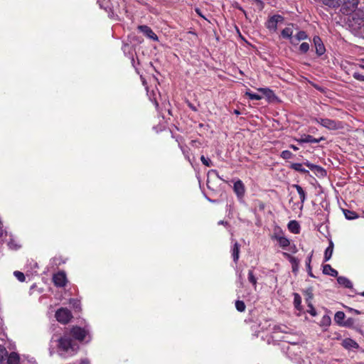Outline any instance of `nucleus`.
I'll list each match as a JSON object with an SVG mask.
<instances>
[{
	"label": "nucleus",
	"mask_w": 364,
	"mask_h": 364,
	"mask_svg": "<svg viewBox=\"0 0 364 364\" xmlns=\"http://www.w3.org/2000/svg\"><path fill=\"white\" fill-rule=\"evenodd\" d=\"M88 335L89 331L85 328L78 326H73L68 333H64V334L58 340V350L65 353L60 354V355L65 358L67 356L72 357L77 354L80 349V346L73 338L80 342H82Z\"/></svg>",
	"instance_id": "1"
},
{
	"label": "nucleus",
	"mask_w": 364,
	"mask_h": 364,
	"mask_svg": "<svg viewBox=\"0 0 364 364\" xmlns=\"http://www.w3.org/2000/svg\"><path fill=\"white\" fill-rule=\"evenodd\" d=\"M311 119L329 130H338L343 128L342 122L338 120L316 117H314Z\"/></svg>",
	"instance_id": "2"
},
{
	"label": "nucleus",
	"mask_w": 364,
	"mask_h": 364,
	"mask_svg": "<svg viewBox=\"0 0 364 364\" xmlns=\"http://www.w3.org/2000/svg\"><path fill=\"white\" fill-rule=\"evenodd\" d=\"M57 321L61 323L66 324L70 322L73 318L72 313L66 308H60L55 312Z\"/></svg>",
	"instance_id": "3"
},
{
	"label": "nucleus",
	"mask_w": 364,
	"mask_h": 364,
	"mask_svg": "<svg viewBox=\"0 0 364 364\" xmlns=\"http://www.w3.org/2000/svg\"><path fill=\"white\" fill-rule=\"evenodd\" d=\"M360 0H343L341 11L343 14L348 15L355 11L358 8Z\"/></svg>",
	"instance_id": "4"
},
{
	"label": "nucleus",
	"mask_w": 364,
	"mask_h": 364,
	"mask_svg": "<svg viewBox=\"0 0 364 364\" xmlns=\"http://www.w3.org/2000/svg\"><path fill=\"white\" fill-rule=\"evenodd\" d=\"M284 19V17L279 14L273 15L265 23L266 28L271 31L275 32L277 29L278 23H282Z\"/></svg>",
	"instance_id": "5"
},
{
	"label": "nucleus",
	"mask_w": 364,
	"mask_h": 364,
	"mask_svg": "<svg viewBox=\"0 0 364 364\" xmlns=\"http://www.w3.org/2000/svg\"><path fill=\"white\" fill-rule=\"evenodd\" d=\"M312 41L315 48L316 55L318 57H321L326 53V50L323 41L318 36H314Z\"/></svg>",
	"instance_id": "6"
},
{
	"label": "nucleus",
	"mask_w": 364,
	"mask_h": 364,
	"mask_svg": "<svg viewBox=\"0 0 364 364\" xmlns=\"http://www.w3.org/2000/svg\"><path fill=\"white\" fill-rule=\"evenodd\" d=\"M53 282L57 287H64L68 282L66 274L64 272H58L53 274Z\"/></svg>",
	"instance_id": "7"
},
{
	"label": "nucleus",
	"mask_w": 364,
	"mask_h": 364,
	"mask_svg": "<svg viewBox=\"0 0 364 364\" xmlns=\"http://www.w3.org/2000/svg\"><path fill=\"white\" fill-rule=\"evenodd\" d=\"M233 191L239 200H242L245 194L246 188L243 182L238 179L234 183Z\"/></svg>",
	"instance_id": "8"
},
{
	"label": "nucleus",
	"mask_w": 364,
	"mask_h": 364,
	"mask_svg": "<svg viewBox=\"0 0 364 364\" xmlns=\"http://www.w3.org/2000/svg\"><path fill=\"white\" fill-rule=\"evenodd\" d=\"M137 29L140 32L144 33V35H145L147 38H149L154 41H159V38H158L157 35L152 31V29L149 26H148L146 25H140V26H138Z\"/></svg>",
	"instance_id": "9"
},
{
	"label": "nucleus",
	"mask_w": 364,
	"mask_h": 364,
	"mask_svg": "<svg viewBox=\"0 0 364 364\" xmlns=\"http://www.w3.org/2000/svg\"><path fill=\"white\" fill-rule=\"evenodd\" d=\"M304 164L307 166L311 171H313L317 176L323 177L326 175V170L320 166L313 164L309 161L304 162Z\"/></svg>",
	"instance_id": "10"
},
{
	"label": "nucleus",
	"mask_w": 364,
	"mask_h": 364,
	"mask_svg": "<svg viewBox=\"0 0 364 364\" xmlns=\"http://www.w3.org/2000/svg\"><path fill=\"white\" fill-rule=\"evenodd\" d=\"M282 255L286 259H287L289 261V262L291 264L292 272L296 274L299 270V260L296 257L291 255L288 252H284L282 253Z\"/></svg>",
	"instance_id": "11"
},
{
	"label": "nucleus",
	"mask_w": 364,
	"mask_h": 364,
	"mask_svg": "<svg viewBox=\"0 0 364 364\" xmlns=\"http://www.w3.org/2000/svg\"><path fill=\"white\" fill-rule=\"evenodd\" d=\"M272 239L277 240L279 247L283 250H286L289 246H290V240L287 237L279 234H274L272 236Z\"/></svg>",
	"instance_id": "12"
},
{
	"label": "nucleus",
	"mask_w": 364,
	"mask_h": 364,
	"mask_svg": "<svg viewBox=\"0 0 364 364\" xmlns=\"http://www.w3.org/2000/svg\"><path fill=\"white\" fill-rule=\"evenodd\" d=\"M326 140L324 136H321L318 139L314 138L313 136L309 134H304L301 138L296 139L299 144L304 143H318L321 141Z\"/></svg>",
	"instance_id": "13"
},
{
	"label": "nucleus",
	"mask_w": 364,
	"mask_h": 364,
	"mask_svg": "<svg viewBox=\"0 0 364 364\" xmlns=\"http://www.w3.org/2000/svg\"><path fill=\"white\" fill-rule=\"evenodd\" d=\"M257 90L262 93L269 102H273L277 99L273 90L267 87H260Z\"/></svg>",
	"instance_id": "14"
},
{
	"label": "nucleus",
	"mask_w": 364,
	"mask_h": 364,
	"mask_svg": "<svg viewBox=\"0 0 364 364\" xmlns=\"http://www.w3.org/2000/svg\"><path fill=\"white\" fill-rule=\"evenodd\" d=\"M337 282L340 285L343 286L346 288L350 289H353L352 282H350V280H349L346 277H343V276L338 277Z\"/></svg>",
	"instance_id": "15"
},
{
	"label": "nucleus",
	"mask_w": 364,
	"mask_h": 364,
	"mask_svg": "<svg viewBox=\"0 0 364 364\" xmlns=\"http://www.w3.org/2000/svg\"><path fill=\"white\" fill-rule=\"evenodd\" d=\"M343 346L346 349H353L358 348L359 347L358 344L351 338H346L343 341L342 343Z\"/></svg>",
	"instance_id": "16"
},
{
	"label": "nucleus",
	"mask_w": 364,
	"mask_h": 364,
	"mask_svg": "<svg viewBox=\"0 0 364 364\" xmlns=\"http://www.w3.org/2000/svg\"><path fill=\"white\" fill-rule=\"evenodd\" d=\"M303 165H304V164H300V163H292V164H291L289 168L291 169L298 171L301 173L308 174L309 173V171L307 169L304 168L303 167Z\"/></svg>",
	"instance_id": "17"
},
{
	"label": "nucleus",
	"mask_w": 364,
	"mask_h": 364,
	"mask_svg": "<svg viewBox=\"0 0 364 364\" xmlns=\"http://www.w3.org/2000/svg\"><path fill=\"white\" fill-rule=\"evenodd\" d=\"M240 245L237 242H235L232 248V257L235 263H237L240 257Z\"/></svg>",
	"instance_id": "18"
},
{
	"label": "nucleus",
	"mask_w": 364,
	"mask_h": 364,
	"mask_svg": "<svg viewBox=\"0 0 364 364\" xmlns=\"http://www.w3.org/2000/svg\"><path fill=\"white\" fill-rule=\"evenodd\" d=\"M323 273L334 277L338 276L337 270L333 269L330 264H324L323 266Z\"/></svg>",
	"instance_id": "19"
},
{
	"label": "nucleus",
	"mask_w": 364,
	"mask_h": 364,
	"mask_svg": "<svg viewBox=\"0 0 364 364\" xmlns=\"http://www.w3.org/2000/svg\"><path fill=\"white\" fill-rule=\"evenodd\" d=\"M292 187L296 190L298 194L299 195L301 203L303 205L306 198L305 191L303 189V188L301 186H299L298 184H293Z\"/></svg>",
	"instance_id": "20"
},
{
	"label": "nucleus",
	"mask_w": 364,
	"mask_h": 364,
	"mask_svg": "<svg viewBox=\"0 0 364 364\" xmlns=\"http://www.w3.org/2000/svg\"><path fill=\"white\" fill-rule=\"evenodd\" d=\"M288 228L289 231L294 234L299 233L300 231V225L296 220H291L288 224Z\"/></svg>",
	"instance_id": "21"
},
{
	"label": "nucleus",
	"mask_w": 364,
	"mask_h": 364,
	"mask_svg": "<svg viewBox=\"0 0 364 364\" xmlns=\"http://www.w3.org/2000/svg\"><path fill=\"white\" fill-rule=\"evenodd\" d=\"M7 364H20V358L18 353L11 352L8 356Z\"/></svg>",
	"instance_id": "22"
},
{
	"label": "nucleus",
	"mask_w": 364,
	"mask_h": 364,
	"mask_svg": "<svg viewBox=\"0 0 364 364\" xmlns=\"http://www.w3.org/2000/svg\"><path fill=\"white\" fill-rule=\"evenodd\" d=\"M343 213L347 220H354L359 217L357 213L350 210L343 209Z\"/></svg>",
	"instance_id": "23"
},
{
	"label": "nucleus",
	"mask_w": 364,
	"mask_h": 364,
	"mask_svg": "<svg viewBox=\"0 0 364 364\" xmlns=\"http://www.w3.org/2000/svg\"><path fill=\"white\" fill-rule=\"evenodd\" d=\"M333 242L331 241L329 243V246L326 249L325 252H324V262H327L331 259L332 254H333Z\"/></svg>",
	"instance_id": "24"
},
{
	"label": "nucleus",
	"mask_w": 364,
	"mask_h": 364,
	"mask_svg": "<svg viewBox=\"0 0 364 364\" xmlns=\"http://www.w3.org/2000/svg\"><path fill=\"white\" fill-rule=\"evenodd\" d=\"M345 317V314L343 311H339L336 313L334 316V321L338 325L342 326L344 322Z\"/></svg>",
	"instance_id": "25"
},
{
	"label": "nucleus",
	"mask_w": 364,
	"mask_h": 364,
	"mask_svg": "<svg viewBox=\"0 0 364 364\" xmlns=\"http://www.w3.org/2000/svg\"><path fill=\"white\" fill-rule=\"evenodd\" d=\"M294 305L297 310H301V297L298 293H294Z\"/></svg>",
	"instance_id": "26"
},
{
	"label": "nucleus",
	"mask_w": 364,
	"mask_h": 364,
	"mask_svg": "<svg viewBox=\"0 0 364 364\" xmlns=\"http://www.w3.org/2000/svg\"><path fill=\"white\" fill-rule=\"evenodd\" d=\"M293 34V30L291 27L284 28L282 32L281 35L284 38L291 39Z\"/></svg>",
	"instance_id": "27"
},
{
	"label": "nucleus",
	"mask_w": 364,
	"mask_h": 364,
	"mask_svg": "<svg viewBox=\"0 0 364 364\" xmlns=\"http://www.w3.org/2000/svg\"><path fill=\"white\" fill-rule=\"evenodd\" d=\"M312 256H313V252H312L309 255V256L307 257V259H306V269H307L308 274H309L311 277H315V276H314V274L312 273L311 267V262Z\"/></svg>",
	"instance_id": "28"
},
{
	"label": "nucleus",
	"mask_w": 364,
	"mask_h": 364,
	"mask_svg": "<svg viewBox=\"0 0 364 364\" xmlns=\"http://www.w3.org/2000/svg\"><path fill=\"white\" fill-rule=\"evenodd\" d=\"M295 39L297 41H301L304 40H306L309 38V36L306 31H299L294 36Z\"/></svg>",
	"instance_id": "29"
},
{
	"label": "nucleus",
	"mask_w": 364,
	"mask_h": 364,
	"mask_svg": "<svg viewBox=\"0 0 364 364\" xmlns=\"http://www.w3.org/2000/svg\"><path fill=\"white\" fill-rule=\"evenodd\" d=\"M235 308L240 312H243L245 311L246 306L243 301L237 300L235 301Z\"/></svg>",
	"instance_id": "30"
},
{
	"label": "nucleus",
	"mask_w": 364,
	"mask_h": 364,
	"mask_svg": "<svg viewBox=\"0 0 364 364\" xmlns=\"http://www.w3.org/2000/svg\"><path fill=\"white\" fill-rule=\"evenodd\" d=\"M310 48V45L307 42H303L299 46V52L302 54H306Z\"/></svg>",
	"instance_id": "31"
},
{
	"label": "nucleus",
	"mask_w": 364,
	"mask_h": 364,
	"mask_svg": "<svg viewBox=\"0 0 364 364\" xmlns=\"http://www.w3.org/2000/svg\"><path fill=\"white\" fill-rule=\"evenodd\" d=\"M294 156V155L289 150L282 151L280 154V157L285 160L292 159Z\"/></svg>",
	"instance_id": "32"
},
{
	"label": "nucleus",
	"mask_w": 364,
	"mask_h": 364,
	"mask_svg": "<svg viewBox=\"0 0 364 364\" xmlns=\"http://www.w3.org/2000/svg\"><path fill=\"white\" fill-rule=\"evenodd\" d=\"M255 208L258 209L259 211H264L265 208V203L260 200H256L255 201Z\"/></svg>",
	"instance_id": "33"
},
{
	"label": "nucleus",
	"mask_w": 364,
	"mask_h": 364,
	"mask_svg": "<svg viewBox=\"0 0 364 364\" xmlns=\"http://www.w3.org/2000/svg\"><path fill=\"white\" fill-rule=\"evenodd\" d=\"M245 95H247L250 100H259L262 99V96H260L257 94L253 93L250 91L246 92Z\"/></svg>",
	"instance_id": "34"
},
{
	"label": "nucleus",
	"mask_w": 364,
	"mask_h": 364,
	"mask_svg": "<svg viewBox=\"0 0 364 364\" xmlns=\"http://www.w3.org/2000/svg\"><path fill=\"white\" fill-rule=\"evenodd\" d=\"M248 280L250 283H252L254 286L257 284V279L254 275L252 270H249L248 272Z\"/></svg>",
	"instance_id": "35"
},
{
	"label": "nucleus",
	"mask_w": 364,
	"mask_h": 364,
	"mask_svg": "<svg viewBox=\"0 0 364 364\" xmlns=\"http://www.w3.org/2000/svg\"><path fill=\"white\" fill-rule=\"evenodd\" d=\"M14 276L16 277V279L21 282H23L25 280H26V277H25V275L23 272H19V271H15L14 272Z\"/></svg>",
	"instance_id": "36"
},
{
	"label": "nucleus",
	"mask_w": 364,
	"mask_h": 364,
	"mask_svg": "<svg viewBox=\"0 0 364 364\" xmlns=\"http://www.w3.org/2000/svg\"><path fill=\"white\" fill-rule=\"evenodd\" d=\"M307 306L309 308L307 310L308 313H309L312 316H315L316 315V311L313 304L311 302H309Z\"/></svg>",
	"instance_id": "37"
},
{
	"label": "nucleus",
	"mask_w": 364,
	"mask_h": 364,
	"mask_svg": "<svg viewBox=\"0 0 364 364\" xmlns=\"http://www.w3.org/2000/svg\"><path fill=\"white\" fill-rule=\"evenodd\" d=\"M353 77L358 81L364 82V75L359 72H354Z\"/></svg>",
	"instance_id": "38"
},
{
	"label": "nucleus",
	"mask_w": 364,
	"mask_h": 364,
	"mask_svg": "<svg viewBox=\"0 0 364 364\" xmlns=\"http://www.w3.org/2000/svg\"><path fill=\"white\" fill-rule=\"evenodd\" d=\"M200 161L203 163V164H204L206 166L209 167L212 166L211 161L209 159L205 158L203 155L200 156Z\"/></svg>",
	"instance_id": "39"
},
{
	"label": "nucleus",
	"mask_w": 364,
	"mask_h": 364,
	"mask_svg": "<svg viewBox=\"0 0 364 364\" xmlns=\"http://www.w3.org/2000/svg\"><path fill=\"white\" fill-rule=\"evenodd\" d=\"M354 323V319L352 318H348L346 321H344L342 326L350 327Z\"/></svg>",
	"instance_id": "40"
},
{
	"label": "nucleus",
	"mask_w": 364,
	"mask_h": 364,
	"mask_svg": "<svg viewBox=\"0 0 364 364\" xmlns=\"http://www.w3.org/2000/svg\"><path fill=\"white\" fill-rule=\"evenodd\" d=\"M6 353L7 351L6 348L0 345V360H1L4 358V355Z\"/></svg>",
	"instance_id": "41"
},
{
	"label": "nucleus",
	"mask_w": 364,
	"mask_h": 364,
	"mask_svg": "<svg viewBox=\"0 0 364 364\" xmlns=\"http://www.w3.org/2000/svg\"><path fill=\"white\" fill-rule=\"evenodd\" d=\"M210 175H214L216 177H219V173L217 170H215V169H211L208 171V176H209Z\"/></svg>",
	"instance_id": "42"
},
{
	"label": "nucleus",
	"mask_w": 364,
	"mask_h": 364,
	"mask_svg": "<svg viewBox=\"0 0 364 364\" xmlns=\"http://www.w3.org/2000/svg\"><path fill=\"white\" fill-rule=\"evenodd\" d=\"M289 250L292 253H296L297 252L298 249H297L296 246L294 244H293L292 245H290V246H289Z\"/></svg>",
	"instance_id": "43"
},
{
	"label": "nucleus",
	"mask_w": 364,
	"mask_h": 364,
	"mask_svg": "<svg viewBox=\"0 0 364 364\" xmlns=\"http://www.w3.org/2000/svg\"><path fill=\"white\" fill-rule=\"evenodd\" d=\"M188 106L194 112H197L198 109L192 103L188 102Z\"/></svg>",
	"instance_id": "44"
},
{
	"label": "nucleus",
	"mask_w": 364,
	"mask_h": 364,
	"mask_svg": "<svg viewBox=\"0 0 364 364\" xmlns=\"http://www.w3.org/2000/svg\"><path fill=\"white\" fill-rule=\"evenodd\" d=\"M306 294L309 296V299H306V301H308L309 299H311L313 298V294L311 292V290H307Z\"/></svg>",
	"instance_id": "45"
},
{
	"label": "nucleus",
	"mask_w": 364,
	"mask_h": 364,
	"mask_svg": "<svg viewBox=\"0 0 364 364\" xmlns=\"http://www.w3.org/2000/svg\"><path fill=\"white\" fill-rule=\"evenodd\" d=\"M80 364H90V362L87 358H84L80 360Z\"/></svg>",
	"instance_id": "46"
},
{
	"label": "nucleus",
	"mask_w": 364,
	"mask_h": 364,
	"mask_svg": "<svg viewBox=\"0 0 364 364\" xmlns=\"http://www.w3.org/2000/svg\"><path fill=\"white\" fill-rule=\"evenodd\" d=\"M195 11L197 13V14H198V16H201V17H203V18H205V17H204V16H203V14H201V11H200V9H198V8H196V9H195Z\"/></svg>",
	"instance_id": "47"
},
{
	"label": "nucleus",
	"mask_w": 364,
	"mask_h": 364,
	"mask_svg": "<svg viewBox=\"0 0 364 364\" xmlns=\"http://www.w3.org/2000/svg\"><path fill=\"white\" fill-rule=\"evenodd\" d=\"M289 147H290L291 149H292L293 150H294V151H297V150H299V148H298L296 146L294 145V144H290V145H289Z\"/></svg>",
	"instance_id": "48"
},
{
	"label": "nucleus",
	"mask_w": 364,
	"mask_h": 364,
	"mask_svg": "<svg viewBox=\"0 0 364 364\" xmlns=\"http://www.w3.org/2000/svg\"><path fill=\"white\" fill-rule=\"evenodd\" d=\"M233 113H234L235 114H236V115H239V114H240V112L238 109H235V110L233 111Z\"/></svg>",
	"instance_id": "49"
},
{
	"label": "nucleus",
	"mask_w": 364,
	"mask_h": 364,
	"mask_svg": "<svg viewBox=\"0 0 364 364\" xmlns=\"http://www.w3.org/2000/svg\"><path fill=\"white\" fill-rule=\"evenodd\" d=\"M237 8L239 10L242 11L245 14V10H244L241 6H237Z\"/></svg>",
	"instance_id": "50"
},
{
	"label": "nucleus",
	"mask_w": 364,
	"mask_h": 364,
	"mask_svg": "<svg viewBox=\"0 0 364 364\" xmlns=\"http://www.w3.org/2000/svg\"><path fill=\"white\" fill-rule=\"evenodd\" d=\"M277 329L282 332H285V331L284 329H282V327H280V326L277 327Z\"/></svg>",
	"instance_id": "51"
},
{
	"label": "nucleus",
	"mask_w": 364,
	"mask_h": 364,
	"mask_svg": "<svg viewBox=\"0 0 364 364\" xmlns=\"http://www.w3.org/2000/svg\"><path fill=\"white\" fill-rule=\"evenodd\" d=\"M257 3L262 4V1L261 0H255Z\"/></svg>",
	"instance_id": "52"
},
{
	"label": "nucleus",
	"mask_w": 364,
	"mask_h": 364,
	"mask_svg": "<svg viewBox=\"0 0 364 364\" xmlns=\"http://www.w3.org/2000/svg\"><path fill=\"white\" fill-rule=\"evenodd\" d=\"M359 20L360 21V23L359 24H360L361 23H363V22H364V21H363V18H360V19H359Z\"/></svg>",
	"instance_id": "53"
},
{
	"label": "nucleus",
	"mask_w": 364,
	"mask_h": 364,
	"mask_svg": "<svg viewBox=\"0 0 364 364\" xmlns=\"http://www.w3.org/2000/svg\"><path fill=\"white\" fill-rule=\"evenodd\" d=\"M360 295H361V296H364V291H363V292H362V293H360Z\"/></svg>",
	"instance_id": "54"
},
{
	"label": "nucleus",
	"mask_w": 364,
	"mask_h": 364,
	"mask_svg": "<svg viewBox=\"0 0 364 364\" xmlns=\"http://www.w3.org/2000/svg\"><path fill=\"white\" fill-rule=\"evenodd\" d=\"M355 312L356 314H359V311H357V310H355Z\"/></svg>",
	"instance_id": "55"
},
{
	"label": "nucleus",
	"mask_w": 364,
	"mask_h": 364,
	"mask_svg": "<svg viewBox=\"0 0 364 364\" xmlns=\"http://www.w3.org/2000/svg\"><path fill=\"white\" fill-rule=\"evenodd\" d=\"M223 221H220L219 222V224H223Z\"/></svg>",
	"instance_id": "56"
},
{
	"label": "nucleus",
	"mask_w": 364,
	"mask_h": 364,
	"mask_svg": "<svg viewBox=\"0 0 364 364\" xmlns=\"http://www.w3.org/2000/svg\"><path fill=\"white\" fill-rule=\"evenodd\" d=\"M360 68L364 69V65H360Z\"/></svg>",
	"instance_id": "57"
}]
</instances>
